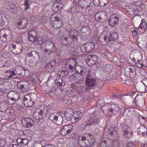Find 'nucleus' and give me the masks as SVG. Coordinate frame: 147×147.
I'll list each match as a JSON object with an SVG mask.
<instances>
[{"mask_svg":"<svg viewBox=\"0 0 147 147\" xmlns=\"http://www.w3.org/2000/svg\"><path fill=\"white\" fill-rule=\"evenodd\" d=\"M138 34V32H137L136 30H134L132 31V35L134 36H136Z\"/></svg>","mask_w":147,"mask_h":147,"instance_id":"64","label":"nucleus"},{"mask_svg":"<svg viewBox=\"0 0 147 147\" xmlns=\"http://www.w3.org/2000/svg\"><path fill=\"white\" fill-rule=\"evenodd\" d=\"M36 95L34 93L26 94L24 98L23 103L26 107L32 106L36 98Z\"/></svg>","mask_w":147,"mask_h":147,"instance_id":"4","label":"nucleus"},{"mask_svg":"<svg viewBox=\"0 0 147 147\" xmlns=\"http://www.w3.org/2000/svg\"><path fill=\"white\" fill-rule=\"evenodd\" d=\"M90 74H87L86 76L85 84L88 86L86 88L85 91L88 92L91 89V88L96 86L97 85L96 81L93 78H91Z\"/></svg>","mask_w":147,"mask_h":147,"instance_id":"6","label":"nucleus"},{"mask_svg":"<svg viewBox=\"0 0 147 147\" xmlns=\"http://www.w3.org/2000/svg\"><path fill=\"white\" fill-rule=\"evenodd\" d=\"M127 147H136V145L132 142H129L127 143Z\"/></svg>","mask_w":147,"mask_h":147,"instance_id":"60","label":"nucleus"},{"mask_svg":"<svg viewBox=\"0 0 147 147\" xmlns=\"http://www.w3.org/2000/svg\"><path fill=\"white\" fill-rule=\"evenodd\" d=\"M95 18L96 20L98 21H99L101 19V17L100 16L99 13H97L95 15Z\"/></svg>","mask_w":147,"mask_h":147,"instance_id":"52","label":"nucleus"},{"mask_svg":"<svg viewBox=\"0 0 147 147\" xmlns=\"http://www.w3.org/2000/svg\"><path fill=\"white\" fill-rule=\"evenodd\" d=\"M7 144V141L5 139L0 138V147H3Z\"/></svg>","mask_w":147,"mask_h":147,"instance_id":"43","label":"nucleus"},{"mask_svg":"<svg viewBox=\"0 0 147 147\" xmlns=\"http://www.w3.org/2000/svg\"><path fill=\"white\" fill-rule=\"evenodd\" d=\"M28 22V19L23 17H21L18 20V27L20 29L25 28L27 26Z\"/></svg>","mask_w":147,"mask_h":147,"instance_id":"9","label":"nucleus"},{"mask_svg":"<svg viewBox=\"0 0 147 147\" xmlns=\"http://www.w3.org/2000/svg\"><path fill=\"white\" fill-rule=\"evenodd\" d=\"M62 40H63V43H64L65 44H66L67 42L69 43L67 41V38L66 37L63 38Z\"/></svg>","mask_w":147,"mask_h":147,"instance_id":"63","label":"nucleus"},{"mask_svg":"<svg viewBox=\"0 0 147 147\" xmlns=\"http://www.w3.org/2000/svg\"><path fill=\"white\" fill-rule=\"evenodd\" d=\"M118 20V18L116 16V15L113 14L110 17L108 21V24L110 26L114 27L116 25Z\"/></svg>","mask_w":147,"mask_h":147,"instance_id":"14","label":"nucleus"},{"mask_svg":"<svg viewBox=\"0 0 147 147\" xmlns=\"http://www.w3.org/2000/svg\"><path fill=\"white\" fill-rule=\"evenodd\" d=\"M138 28L141 29L142 30V32H145L147 29V25L146 23L143 22V20H142V22L141 24L139 26Z\"/></svg>","mask_w":147,"mask_h":147,"instance_id":"30","label":"nucleus"},{"mask_svg":"<svg viewBox=\"0 0 147 147\" xmlns=\"http://www.w3.org/2000/svg\"><path fill=\"white\" fill-rule=\"evenodd\" d=\"M135 65L136 67L140 68L144 66L142 63V60L138 59L137 61L135 62Z\"/></svg>","mask_w":147,"mask_h":147,"instance_id":"38","label":"nucleus"},{"mask_svg":"<svg viewBox=\"0 0 147 147\" xmlns=\"http://www.w3.org/2000/svg\"><path fill=\"white\" fill-rule=\"evenodd\" d=\"M71 136L73 139H79V137H81V136H80L79 134L76 132H75L72 133Z\"/></svg>","mask_w":147,"mask_h":147,"instance_id":"46","label":"nucleus"},{"mask_svg":"<svg viewBox=\"0 0 147 147\" xmlns=\"http://www.w3.org/2000/svg\"><path fill=\"white\" fill-rule=\"evenodd\" d=\"M79 75H80L82 76L81 74H72L71 75V76L73 77V78H74V79H77V80H80V79L79 78L78 76Z\"/></svg>","mask_w":147,"mask_h":147,"instance_id":"55","label":"nucleus"},{"mask_svg":"<svg viewBox=\"0 0 147 147\" xmlns=\"http://www.w3.org/2000/svg\"><path fill=\"white\" fill-rule=\"evenodd\" d=\"M46 48L45 49V52L48 53L53 51L55 49L54 45L53 42L50 40L46 42Z\"/></svg>","mask_w":147,"mask_h":147,"instance_id":"13","label":"nucleus"},{"mask_svg":"<svg viewBox=\"0 0 147 147\" xmlns=\"http://www.w3.org/2000/svg\"><path fill=\"white\" fill-rule=\"evenodd\" d=\"M103 113L105 115H107L109 112L115 115L117 114L119 110L118 106L115 104H111L104 105L102 108Z\"/></svg>","mask_w":147,"mask_h":147,"instance_id":"5","label":"nucleus"},{"mask_svg":"<svg viewBox=\"0 0 147 147\" xmlns=\"http://www.w3.org/2000/svg\"><path fill=\"white\" fill-rule=\"evenodd\" d=\"M129 130L127 132L123 133L125 137L126 138H130L133 136V132L131 129H129Z\"/></svg>","mask_w":147,"mask_h":147,"instance_id":"35","label":"nucleus"},{"mask_svg":"<svg viewBox=\"0 0 147 147\" xmlns=\"http://www.w3.org/2000/svg\"><path fill=\"white\" fill-rule=\"evenodd\" d=\"M26 64L30 67H33L36 65V62L33 59H31L28 57H26Z\"/></svg>","mask_w":147,"mask_h":147,"instance_id":"27","label":"nucleus"},{"mask_svg":"<svg viewBox=\"0 0 147 147\" xmlns=\"http://www.w3.org/2000/svg\"><path fill=\"white\" fill-rule=\"evenodd\" d=\"M63 6V5L62 4L58 3L57 4L54 5L53 6V8L55 11H58L61 10Z\"/></svg>","mask_w":147,"mask_h":147,"instance_id":"36","label":"nucleus"},{"mask_svg":"<svg viewBox=\"0 0 147 147\" xmlns=\"http://www.w3.org/2000/svg\"><path fill=\"white\" fill-rule=\"evenodd\" d=\"M60 15L58 13L53 14L51 17V19L54 18L55 20L52 23L53 27L55 29L59 28L62 25L61 17H60Z\"/></svg>","mask_w":147,"mask_h":147,"instance_id":"7","label":"nucleus"},{"mask_svg":"<svg viewBox=\"0 0 147 147\" xmlns=\"http://www.w3.org/2000/svg\"><path fill=\"white\" fill-rule=\"evenodd\" d=\"M8 147H21L18 144H9L8 145Z\"/></svg>","mask_w":147,"mask_h":147,"instance_id":"61","label":"nucleus"},{"mask_svg":"<svg viewBox=\"0 0 147 147\" xmlns=\"http://www.w3.org/2000/svg\"><path fill=\"white\" fill-rule=\"evenodd\" d=\"M0 108L1 110V111L5 112L7 109V105L6 103H2L0 104Z\"/></svg>","mask_w":147,"mask_h":147,"instance_id":"40","label":"nucleus"},{"mask_svg":"<svg viewBox=\"0 0 147 147\" xmlns=\"http://www.w3.org/2000/svg\"><path fill=\"white\" fill-rule=\"evenodd\" d=\"M10 49H12L11 51H16L19 53L21 52L22 49V46L20 42L17 43L16 45L12 44L10 46Z\"/></svg>","mask_w":147,"mask_h":147,"instance_id":"15","label":"nucleus"},{"mask_svg":"<svg viewBox=\"0 0 147 147\" xmlns=\"http://www.w3.org/2000/svg\"><path fill=\"white\" fill-rule=\"evenodd\" d=\"M55 64V62L54 60L51 61L49 63L46 64L45 66L46 68L47 69L51 68Z\"/></svg>","mask_w":147,"mask_h":147,"instance_id":"41","label":"nucleus"},{"mask_svg":"<svg viewBox=\"0 0 147 147\" xmlns=\"http://www.w3.org/2000/svg\"><path fill=\"white\" fill-rule=\"evenodd\" d=\"M69 34L70 38L72 39L73 41L78 40V33L77 30H71L69 32Z\"/></svg>","mask_w":147,"mask_h":147,"instance_id":"21","label":"nucleus"},{"mask_svg":"<svg viewBox=\"0 0 147 147\" xmlns=\"http://www.w3.org/2000/svg\"><path fill=\"white\" fill-rule=\"evenodd\" d=\"M80 49L82 53L87 52L86 49L85 44L81 45L80 47Z\"/></svg>","mask_w":147,"mask_h":147,"instance_id":"50","label":"nucleus"},{"mask_svg":"<svg viewBox=\"0 0 147 147\" xmlns=\"http://www.w3.org/2000/svg\"><path fill=\"white\" fill-rule=\"evenodd\" d=\"M141 82L143 83L144 86L147 87V79H143Z\"/></svg>","mask_w":147,"mask_h":147,"instance_id":"62","label":"nucleus"},{"mask_svg":"<svg viewBox=\"0 0 147 147\" xmlns=\"http://www.w3.org/2000/svg\"><path fill=\"white\" fill-rule=\"evenodd\" d=\"M7 96L8 97H11L17 100L19 98L20 94L16 91H11L8 93Z\"/></svg>","mask_w":147,"mask_h":147,"instance_id":"24","label":"nucleus"},{"mask_svg":"<svg viewBox=\"0 0 147 147\" xmlns=\"http://www.w3.org/2000/svg\"><path fill=\"white\" fill-rule=\"evenodd\" d=\"M89 74H94L96 72V68L92 67L89 69Z\"/></svg>","mask_w":147,"mask_h":147,"instance_id":"54","label":"nucleus"},{"mask_svg":"<svg viewBox=\"0 0 147 147\" xmlns=\"http://www.w3.org/2000/svg\"><path fill=\"white\" fill-rule=\"evenodd\" d=\"M100 0H93V3L94 5L96 6L100 7Z\"/></svg>","mask_w":147,"mask_h":147,"instance_id":"51","label":"nucleus"},{"mask_svg":"<svg viewBox=\"0 0 147 147\" xmlns=\"http://www.w3.org/2000/svg\"><path fill=\"white\" fill-rule=\"evenodd\" d=\"M15 75L16 74H11V75L8 76V78H6L8 80L15 78L16 76Z\"/></svg>","mask_w":147,"mask_h":147,"instance_id":"57","label":"nucleus"},{"mask_svg":"<svg viewBox=\"0 0 147 147\" xmlns=\"http://www.w3.org/2000/svg\"><path fill=\"white\" fill-rule=\"evenodd\" d=\"M99 112H94L90 115L89 120H88L84 122V125L85 127H87L91 125L95 126L97 125L99 120L98 119L100 117L98 115Z\"/></svg>","mask_w":147,"mask_h":147,"instance_id":"2","label":"nucleus"},{"mask_svg":"<svg viewBox=\"0 0 147 147\" xmlns=\"http://www.w3.org/2000/svg\"><path fill=\"white\" fill-rule=\"evenodd\" d=\"M83 3L84 5H82V8L88 9L90 7V5H87V3L86 1H84Z\"/></svg>","mask_w":147,"mask_h":147,"instance_id":"58","label":"nucleus"},{"mask_svg":"<svg viewBox=\"0 0 147 147\" xmlns=\"http://www.w3.org/2000/svg\"><path fill=\"white\" fill-rule=\"evenodd\" d=\"M7 30L4 31V30H1L0 31V36H3L4 41H9L11 38L10 35L8 34L7 33Z\"/></svg>","mask_w":147,"mask_h":147,"instance_id":"19","label":"nucleus"},{"mask_svg":"<svg viewBox=\"0 0 147 147\" xmlns=\"http://www.w3.org/2000/svg\"><path fill=\"white\" fill-rule=\"evenodd\" d=\"M109 38L107 34L105 35L103 37L100 36L99 40L100 45L104 46L108 44L110 42Z\"/></svg>","mask_w":147,"mask_h":147,"instance_id":"22","label":"nucleus"},{"mask_svg":"<svg viewBox=\"0 0 147 147\" xmlns=\"http://www.w3.org/2000/svg\"><path fill=\"white\" fill-rule=\"evenodd\" d=\"M99 112H94L90 115L89 120H88L84 122V125L85 127H87L91 125L95 126L97 125L99 120L98 119L100 117L98 115Z\"/></svg>","mask_w":147,"mask_h":147,"instance_id":"3","label":"nucleus"},{"mask_svg":"<svg viewBox=\"0 0 147 147\" xmlns=\"http://www.w3.org/2000/svg\"><path fill=\"white\" fill-rule=\"evenodd\" d=\"M16 101V100L11 98V97H8V102L9 104L11 105L14 104Z\"/></svg>","mask_w":147,"mask_h":147,"instance_id":"47","label":"nucleus"},{"mask_svg":"<svg viewBox=\"0 0 147 147\" xmlns=\"http://www.w3.org/2000/svg\"><path fill=\"white\" fill-rule=\"evenodd\" d=\"M71 62L72 63L73 62L74 63L75 61L73 60H69L67 62L66 64L65 65V67L66 68H68V67H69V68L70 69V71H71V69H73V66L71 65V64H70V63Z\"/></svg>","mask_w":147,"mask_h":147,"instance_id":"37","label":"nucleus"},{"mask_svg":"<svg viewBox=\"0 0 147 147\" xmlns=\"http://www.w3.org/2000/svg\"><path fill=\"white\" fill-rule=\"evenodd\" d=\"M144 86L143 83L141 82L139 83H137L135 86V87L137 90L141 92H144Z\"/></svg>","mask_w":147,"mask_h":147,"instance_id":"26","label":"nucleus"},{"mask_svg":"<svg viewBox=\"0 0 147 147\" xmlns=\"http://www.w3.org/2000/svg\"><path fill=\"white\" fill-rule=\"evenodd\" d=\"M121 125L122 130L123 132V133L129 131V129H131L125 123H123Z\"/></svg>","mask_w":147,"mask_h":147,"instance_id":"39","label":"nucleus"},{"mask_svg":"<svg viewBox=\"0 0 147 147\" xmlns=\"http://www.w3.org/2000/svg\"><path fill=\"white\" fill-rule=\"evenodd\" d=\"M55 82L57 86H63L65 85V82L63 81L60 78L57 79L55 80Z\"/></svg>","mask_w":147,"mask_h":147,"instance_id":"34","label":"nucleus"},{"mask_svg":"<svg viewBox=\"0 0 147 147\" xmlns=\"http://www.w3.org/2000/svg\"><path fill=\"white\" fill-rule=\"evenodd\" d=\"M107 35L109 38V39L110 41L116 40L118 37V34L114 32H111L109 34Z\"/></svg>","mask_w":147,"mask_h":147,"instance_id":"25","label":"nucleus"},{"mask_svg":"<svg viewBox=\"0 0 147 147\" xmlns=\"http://www.w3.org/2000/svg\"><path fill=\"white\" fill-rule=\"evenodd\" d=\"M87 138L85 136H81L78 139V144L81 147H87Z\"/></svg>","mask_w":147,"mask_h":147,"instance_id":"17","label":"nucleus"},{"mask_svg":"<svg viewBox=\"0 0 147 147\" xmlns=\"http://www.w3.org/2000/svg\"><path fill=\"white\" fill-rule=\"evenodd\" d=\"M38 109H39L40 114L42 117V118L45 117L48 113L50 115L49 119L58 125L61 124L63 121V118L61 115H59L57 113L54 112L52 110L49 109L47 106L40 107Z\"/></svg>","mask_w":147,"mask_h":147,"instance_id":"1","label":"nucleus"},{"mask_svg":"<svg viewBox=\"0 0 147 147\" xmlns=\"http://www.w3.org/2000/svg\"><path fill=\"white\" fill-rule=\"evenodd\" d=\"M72 126L70 124L64 125L61 131V134L63 136L69 134L72 130Z\"/></svg>","mask_w":147,"mask_h":147,"instance_id":"12","label":"nucleus"},{"mask_svg":"<svg viewBox=\"0 0 147 147\" xmlns=\"http://www.w3.org/2000/svg\"><path fill=\"white\" fill-rule=\"evenodd\" d=\"M22 121L23 126L27 128L30 127L34 123V121L30 118H23Z\"/></svg>","mask_w":147,"mask_h":147,"instance_id":"11","label":"nucleus"},{"mask_svg":"<svg viewBox=\"0 0 147 147\" xmlns=\"http://www.w3.org/2000/svg\"><path fill=\"white\" fill-rule=\"evenodd\" d=\"M138 133L139 135H141L142 136L146 135L147 133V129L144 125H142L138 128L137 130Z\"/></svg>","mask_w":147,"mask_h":147,"instance_id":"23","label":"nucleus"},{"mask_svg":"<svg viewBox=\"0 0 147 147\" xmlns=\"http://www.w3.org/2000/svg\"><path fill=\"white\" fill-rule=\"evenodd\" d=\"M113 147H119V143L118 141L116 140L113 142Z\"/></svg>","mask_w":147,"mask_h":147,"instance_id":"56","label":"nucleus"},{"mask_svg":"<svg viewBox=\"0 0 147 147\" xmlns=\"http://www.w3.org/2000/svg\"><path fill=\"white\" fill-rule=\"evenodd\" d=\"M100 7H104L108 3V0H100Z\"/></svg>","mask_w":147,"mask_h":147,"instance_id":"44","label":"nucleus"},{"mask_svg":"<svg viewBox=\"0 0 147 147\" xmlns=\"http://www.w3.org/2000/svg\"><path fill=\"white\" fill-rule=\"evenodd\" d=\"M28 83L24 81H20L17 84L18 87L20 89L21 92L22 93L26 92L28 90Z\"/></svg>","mask_w":147,"mask_h":147,"instance_id":"8","label":"nucleus"},{"mask_svg":"<svg viewBox=\"0 0 147 147\" xmlns=\"http://www.w3.org/2000/svg\"><path fill=\"white\" fill-rule=\"evenodd\" d=\"M74 69L76 74H80V71H82V67L81 66L78 67H76Z\"/></svg>","mask_w":147,"mask_h":147,"instance_id":"49","label":"nucleus"},{"mask_svg":"<svg viewBox=\"0 0 147 147\" xmlns=\"http://www.w3.org/2000/svg\"><path fill=\"white\" fill-rule=\"evenodd\" d=\"M110 133L112 136H115L117 133V127L114 125H111L109 128Z\"/></svg>","mask_w":147,"mask_h":147,"instance_id":"28","label":"nucleus"},{"mask_svg":"<svg viewBox=\"0 0 147 147\" xmlns=\"http://www.w3.org/2000/svg\"><path fill=\"white\" fill-rule=\"evenodd\" d=\"M86 63L89 66H92L96 64L98 59V57L95 55H89L87 58Z\"/></svg>","mask_w":147,"mask_h":147,"instance_id":"10","label":"nucleus"},{"mask_svg":"<svg viewBox=\"0 0 147 147\" xmlns=\"http://www.w3.org/2000/svg\"><path fill=\"white\" fill-rule=\"evenodd\" d=\"M31 4V1L29 0H25L24 5L26 6V7L25 8V10L26 11L27 9H30V6Z\"/></svg>","mask_w":147,"mask_h":147,"instance_id":"42","label":"nucleus"},{"mask_svg":"<svg viewBox=\"0 0 147 147\" xmlns=\"http://www.w3.org/2000/svg\"><path fill=\"white\" fill-rule=\"evenodd\" d=\"M28 139L26 138H23L22 144H23L24 145H25L27 144V143L28 142Z\"/></svg>","mask_w":147,"mask_h":147,"instance_id":"59","label":"nucleus"},{"mask_svg":"<svg viewBox=\"0 0 147 147\" xmlns=\"http://www.w3.org/2000/svg\"><path fill=\"white\" fill-rule=\"evenodd\" d=\"M82 116V113L80 111L76 112L74 113L73 119L71 120V123H76L81 119Z\"/></svg>","mask_w":147,"mask_h":147,"instance_id":"16","label":"nucleus"},{"mask_svg":"<svg viewBox=\"0 0 147 147\" xmlns=\"http://www.w3.org/2000/svg\"><path fill=\"white\" fill-rule=\"evenodd\" d=\"M125 74L124 75L125 78H133L136 76V74Z\"/></svg>","mask_w":147,"mask_h":147,"instance_id":"48","label":"nucleus"},{"mask_svg":"<svg viewBox=\"0 0 147 147\" xmlns=\"http://www.w3.org/2000/svg\"><path fill=\"white\" fill-rule=\"evenodd\" d=\"M26 57H28L31 59H38L39 57L38 53L35 51H32L27 53L26 56Z\"/></svg>","mask_w":147,"mask_h":147,"instance_id":"18","label":"nucleus"},{"mask_svg":"<svg viewBox=\"0 0 147 147\" xmlns=\"http://www.w3.org/2000/svg\"><path fill=\"white\" fill-rule=\"evenodd\" d=\"M73 118V115L70 112H66L64 114V118L67 121H70L71 122V120Z\"/></svg>","mask_w":147,"mask_h":147,"instance_id":"32","label":"nucleus"},{"mask_svg":"<svg viewBox=\"0 0 147 147\" xmlns=\"http://www.w3.org/2000/svg\"><path fill=\"white\" fill-rule=\"evenodd\" d=\"M86 49L87 52H88L92 50L94 48V42H92L85 44Z\"/></svg>","mask_w":147,"mask_h":147,"instance_id":"29","label":"nucleus"},{"mask_svg":"<svg viewBox=\"0 0 147 147\" xmlns=\"http://www.w3.org/2000/svg\"><path fill=\"white\" fill-rule=\"evenodd\" d=\"M88 136H89L90 138L88 137L87 138V142H89L90 145L92 146L94 144L95 140L91 134H88Z\"/></svg>","mask_w":147,"mask_h":147,"instance_id":"31","label":"nucleus"},{"mask_svg":"<svg viewBox=\"0 0 147 147\" xmlns=\"http://www.w3.org/2000/svg\"><path fill=\"white\" fill-rule=\"evenodd\" d=\"M28 39L29 41L33 42L35 41L37 36L36 31L32 30L28 32Z\"/></svg>","mask_w":147,"mask_h":147,"instance_id":"20","label":"nucleus"},{"mask_svg":"<svg viewBox=\"0 0 147 147\" xmlns=\"http://www.w3.org/2000/svg\"><path fill=\"white\" fill-rule=\"evenodd\" d=\"M39 111V109H36V111L33 113V116L36 119L38 120L39 119H42V117L40 114Z\"/></svg>","mask_w":147,"mask_h":147,"instance_id":"33","label":"nucleus"},{"mask_svg":"<svg viewBox=\"0 0 147 147\" xmlns=\"http://www.w3.org/2000/svg\"><path fill=\"white\" fill-rule=\"evenodd\" d=\"M139 121L140 123L142 125L144 124L146 122L145 117L143 116H140L139 118Z\"/></svg>","mask_w":147,"mask_h":147,"instance_id":"45","label":"nucleus"},{"mask_svg":"<svg viewBox=\"0 0 147 147\" xmlns=\"http://www.w3.org/2000/svg\"><path fill=\"white\" fill-rule=\"evenodd\" d=\"M107 141L106 140H104L100 144V147H107Z\"/></svg>","mask_w":147,"mask_h":147,"instance_id":"53","label":"nucleus"}]
</instances>
